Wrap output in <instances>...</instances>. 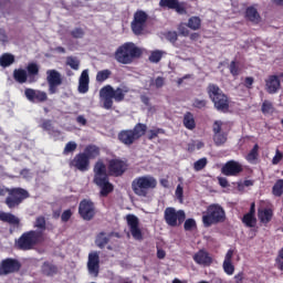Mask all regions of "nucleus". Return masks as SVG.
Returning <instances> with one entry per match:
<instances>
[{"mask_svg": "<svg viewBox=\"0 0 283 283\" xmlns=\"http://www.w3.org/2000/svg\"><path fill=\"white\" fill-rule=\"evenodd\" d=\"M166 39L170 41V43H176V41H178V33L176 31H169L166 33Z\"/></svg>", "mask_w": 283, "mask_h": 283, "instance_id": "nucleus-56", "label": "nucleus"}, {"mask_svg": "<svg viewBox=\"0 0 283 283\" xmlns=\"http://www.w3.org/2000/svg\"><path fill=\"white\" fill-rule=\"evenodd\" d=\"M244 18L247 19V21H250V23H254V25H258V23L262 21L260 12H258V9L253 6H250L245 9Z\"/></svg>", "mask_w": 283, "mask_h": 283, "instance_id": "nucleus-25", "label": "nucleus"}, {"mask_svg": "<svg viewBox=\"0 0 283 283\" xmlns=\"http://www.w3.org/2000/svg\"><path fill=\"white\" fill-rule=\"evenodd\" d=\"M159 134L165 135V134H167V132L164 128L149 129L148 133H147V139L148 140H154V138H158Z\"/></svg>", "mask_w": 283, "mask_h": 283, "instance_id": "nucleus-45", "label": "nucleus"}, {"mask_svg": "<svg viewBox=\"0 0 283 283\" xmlns=\"http://www.w3.org/2000/svg\"><path fill=\"white\" fill-rule=\"evenodd\" d=\"M108 243L109 238L105 235V232H101L95 240V244L96 247H98V249H105V247H107Z\"/></svg>", "mask_w": 283, "mask_h": 283, "instance_id": "nucleus-40", "label": "nucleus"}, {"mask_svg": "<svg viewBox=\"0 0 283 283\" xmlns=\"http://www.w3.org/2000/svg\"><path fill=\"white\" fill-rule=\"evenodd\" d=\"M233 253H235L233 249L228 250L223 260L222 268L227 275H233V273H235V265H233Z\"/></svg>", "mask_w": 283, "mask_h": 283, "instance_id": "nucleus-24", "label": "nucleus"}, {"mask_svg": "<svg viewBox=\"0 0 283 283\" xmlns=\"http://www.w3.org/2000/svg\"><path fill=\"white\" fill-rule=\"evenodd\" d=\"M260 156V145L255 144L253 146V148L249 151V154L245 156V160H248V163H255V160H258Z\"/></svg>", "mask_w": 283, "mask_h": 283, "instance_id": "nucleus-35", "label": "nucleus"}, {"mask_svg": "<svg viewBox=\"0 0 283 283\" xmlns=\"http://www.w3.org/2000/svg\"><path fill=\"white\" fill-rule=\"evenodd\" d=\"M78 144L76 142H69L64 149H63V156H70V154H74V150L77 149Z\"/></svg>", "mask_w": 283, "mask_h": 283, "instance_id": "nucleus-47", "label": "nucleus"}, {"mask_svg": "<svg viewBox=\"0 0 283 283\" xmlns=\"http://www.w3.org/2000/svg\"><path fill=\"white\" fill-rule=\"evenodd\" d=\"M184 126L186 127V129L190 130H193V128L196 127V118L193 117V114L191 112H187L184 115Z\"/></svg>", "mask_w": 283, "mask_h": 283, "instance_id": "nucleus-34", "label": "nucleus"}, {"mask_svg": "<svg viewBox=\"0 0 283 283\" xmlns=\"http://www.w3.org/2000/svg\"><path fill=\"white\" fill-rule=\"evenodd\" d=\"M147 21H149V14L144 10H137L134 13L133 21L130 22V30L136 36H140L147 30Z\"/></svg>", "mask_w": 283, "mask_h": 283, "instance_id": "nucleus-11", "label": "nucleus"}, {"mask_svg": "<svg viewBox=\"0 0 283 283\" xmlns=\"http://www.w3.org/2000/svg\"><path fill=\"white\" fill-rule=\"evenodd\" d=\"M192 107H196L197 109H203V107H207V99L195 98Z\"/></svg>", "mask_w": 283, "mask_h": 283, "instance_id": "nucleus-53", "label": "nucleus"}, {"mask_svg": "<svg viewBox=\"0 0 283 283\" xmlns=\"http://www.w3.org/2000/svg\"><path fill=\"white\" fill-rule=\"evenodd\" d=\"M242 222L249 229H253V227H255V224H258V219L251 214H244L242 218Z\"/></svg>", "mask_w": 283, "mask_h": 283, "instance_id": "nucleus-41", "label": "nucleus"}, {"mask_svg": "<svg viewBox=\"0 0 283 283\" xmlns=\"http://www.w3.org/2000/svg\"><path fill=\"white\" fill-rule=\"evenodd\" d=\"M34 229H38L35 231L43 233L45 229H48L45 217L39 216L35 218V221L33 223Z\"/></svg>", "mask_w": 283, "mask_h": 283, "instance_id": "nucleus-37", "label": "nucleus"}, {"mask_svg": "<svg viewBox=\"0 0 283 283\" xmlns=\"http://www.w3.org/2000/svg\"><path fill=\"white\" fill-rule=\"evenodd\" d=\"M187 28H189L190 30H200V28H202V19H200V17L198 15H192L188 19L187 22Z\"/></svg>", "mask_w": 283, "mask_h": 283, "instance_id": "nucleus-32", "label": "nucleus"}, {"mask_svg": "<svg viewBox=\"0 0 283 283\" xmlns=\"http://www.w3.org/2000/svg\"><path fill=\"white\" fill-rule=\"evenodd\" d=\"M72 218V210L67 209L61 214L62 222H70V219Z\"/></svg>", "mask_w": 283, "mask_h": 283, "instance_id": "nucleus-58", "label": "nucleus"}, {"mask_svg": "<svg viewBox=\"0 0 283 283\" xmlns=\"http://www.w3.org/2000/svg\"><path fill=\"white\" fill-rule=\"evenodd\" d=\"M75 120L77 125H81L82 127H85V125H87V118H85V115H78Z\"/></svg>", "mask_w": 283, "mask_h": 283, "instance_id": "nucleus-60", "label": "nucleus"}, {"mask_svg": "<svg viewBox=\"0 0 283 283\" xmlns=\"http://www.w3.org/2000/svg\"><path fill=\"white\" fill-rule=\"evenodd\" d=\"M126 220L132 237L134 238V240L140 242L143 240V230H140V221L138 220V217H136L135 214H127Z\"/></svg>", "mask_w": 283, "mask_h": 283, "instance_id": "nucleus-17", "label": "nucleus"}, {"mask_svg": "<svg viewBox=\"0 0 283 283\" xmlns=\"http://www.w3.org/2000/svg\"><path fill=\"white\" fill-rule=\"evenodd\" d=\"M27 76H29V83H36V76H39V64L36 63L28 64Z\"/></svg>", "mask_w": 283, "mask_h": 283, "instance_id": "nucleus-29", "label": "nucleus"}, {"mask_svg": "<svg viewBox=\"0 0 283 283\" xmlns=\"http://www.w3.org/2000/svg\"><path fill=\"white\" fill-rule=\"evenodd\" d=\"M163 54H165V52L160 51V50H155L151 51L148 61L150 63H160V61L163 60Z\"/></svg>", "mask_w": 283, "mask_h": 283, "instance_id": "nucleus-44", "label": "nucleus"}, {"mask_svg": "<svg viewBox=\"0 0 283 283\" xmlns=\"http://www.w3.org/2000/svg\"><path fill=\"white\" fill-rule=\"evenodd\" d=\"M178 30H179V34H181V36H189V29H187V27L180 25L178 28Z\"/></svg>", "mask_w": 283, "mask_h": 283, "instance_id": "nucleus-64", "label": "nucleus"}, {"mask_svg": "<svg viewBox=\"0 0 283 283\" xmlns=\"http://www.w3.org/2000/svg\"><path fill=\"white\" fill-rule=\"evenodd\" d=\"M234 282L235 283H242L244 282V272H239L234 275Z\"/></svg>", "mask_w": 283, "mask_h": 283, "instance_id": "nucleus-63", "label": "nucleus"}, {"mask_svg": "<svg viewBox=\"0 0 283 283\" xmlns=\"http://www.w3.org/2000/svg\"><path fill=\"white\" fill-rule=\"evenodd\" d=\"M78 92L80 94H87V92H90V73L87 70H84L81 73L78 81Z\"/></svg>", "mask_w": 283, "mask_h": 283, "instance_id": "nucleus-26", "label": "nucleus"}, {"mask_svg": "<svg viewBox=\"0 0 283 283\" xmlns=\"http://www.w3.org/2000/svg\"><path fill=\"white\" fill-rule=\"evenodd\" d=\"M243 171L244 168L242 167V164L235 160L227 161L221 168V174H223V176H240Z\"/></svg>", "mask_w": 283, "mask_h": 283, "instance_id": "nucleus-19", "label": "nucleus"}, {"mask_svg": "<svg viewBox=\"0 0 283 283\" xmlns=\"http://www.w3.org/2000/svg\"><path fill=\"white\" fill-rule=\"evenodd\" d=\"M0 221L12 224L13 227H19V224H21V220L19 219V217L10 212H0Z\"/></svg>", "mask_w": 283, "mask_h": 283, "instance_id": "nucleus-28", "label": "nucleus"}, {"mask_svg": "<svg viewBox=\"0 0 283 283\" xmlns=\"http://www.w3.org/2000/svg\"><path fill=\"white\" fill-rule=\"evenodd\" d=\"M43 242V232H39L36 230H30L20 235L18 240H15V247L20 251H32L36 244H41Z\"/></svg>", "mask_w": 283, "mask_h": 283, "instance_id": "nucleus-8", "label": "nucleus"}, {"mask_svg": "<svg viewBox=\"0 0 283 283\" xmlns=\"http://www.w3.org/2000/svg\"><path fill=\"white\" fill-rule=\"evenodd\" d=\"M14 63V55L11 53H3L0 56V67H10Z\"/></svg>", "mask_w": 283, "mask_h": 283, "instance_id": "nucleus-36", "label": "nucleus"}, {"mask_svg": "<svg viewBox=\"0 0 283 283\" xmlns=\"http://www.w3.org/2000/svg\"><path fill=\"white\" fill-rule=\"evenodd\" d=\"M109 76H112V71H109V69L102 70V71L97 72L96 81H97V83H105V81H107V78H109Z\"/></svg>", "mask_w": 283, "mask_h": 283, "instance_id": "nucleus-42", "label": "nucleus"}, {"mask_svg": "<svg viewBox=\"0 0 283 283\" xmlns=\"http://www.w3.org/2000/svg\"><path fill=\"white\" fill-rule=\"evenodd\" d=\"M283 154L280 149H276L275 156L272 158V165H280L282 163Z\"/></svg>", "mask_w": 283, "mask_h": 283, "instance_id": "nucleus-55", "label": "nucleus"}, {"mask_svg": "<svg viewBox=\"0 0 283 283\" xmlns=\"http://www.w3.org/2000/svg\"><path fill=\"white\" fill-rule=\"evenodd\" d=\"M164 220L168 227L176 229L187 220V213L185 210H176L174 207H167L164 211Z\"/></svg>", "mask_w": 283, "mask_h": 283, "instance_id": "nucleus-9", "label": "nucleus"}, {"mask_svg": "<svg viewBox=\"0 0 283 283\" xmlns=\"http://www.w3.org/2000/svg\"><path fill=\"white\" fill-rule=\"evenodd\" d=\"M69 167H71V169H76L77 171H88L90 159L84 153H78L72 160L69 161Z\"/></svg>", "mask_w": 283, "mask_h": 283, "instance_id": "nucleus-16", "label": "nucleus"}, {"mask_svg": "<svg viewBox=\"0 0 283 283\" xmlns=\"http://www.w3.org/2000/svg\"><path fill=\"white\" fill-rule=\"evenodd\" d=\"M208 163L209 161L207 160L206 157H202L199 160L195 161V164H193L195 171H202V169H205V167H207Z\"/></svg>", "mask_w": 283, "mask_h": 283, "instance_id": "nucleus-49", "label": "nucleus"}, {"mask_svg": "<svg viewBox=\"0 0 283 283\" xmlns=\"http://www.w3.org/2000/svg\"><path fill=\"white\" fill-rule=\"evenodd\" d=\"M165 85V77L163 76H158L155 80V86L157 87V90H160V87H163Z\"/></svg>", "mask_w": 283, "mask_h": 283, "instance_id": "nucleus-61", "label": "nucleus"}, {"mask_svg": "<svg viewBox=\"0 0 283 283\" xmlns=\"http://www.w3.org/2000/svg\"><path fill=\"white\" fill-rule=\"evenodd\" d=\"M42 271L44 275H56L59 273L56 265L50 264L49 262H44Z\"/></svg>", "mask_w": 283, "mask_h": 283, "instance_id": "nucleus-39", "label": "nucleus"}, {"mask_svg": "<svg viewBox=\"0 0 283 283\" xmlns=\"http://www.w3.org/2000/svg\"><path fill=\"white\" fill-rule=\"evenodd\" d=\"M272 196L274 198H282L283 196V179H277L272 187Z\"/></svg>", "mask_w": 283, "mask_h": 283, "instance_id": "nucleus-38", "label": "nucleus"}, {"mask_svg": "<svg viewBox=\"0 0 283 283\" xmlns=\"http://www.w3.org/2000/svg\"><path fill=\"white\" fill-rule=\"evenodd\" d=\"M46 82L49 85V94H56V92H59V85H63L61 73L56 70L46 71Z\"/></svg>", "mask_w": 283, "mask_h": 283, "instance_id": "nucleus-15", "label": "nucleus"}, {"mask_svg": "<svg viewBox=\"0 0 283 283\" xmlns=\"http://www.w3.org/2000/svg\"><path fill=\"white\" fill-rule=\"evenodd\" d=\"M127 169H129L127 160H123L120 158H113L108 160L107 170L109 176H113L114 178H120V176L126 174Z\"/></svg>", "mask_w": 283, "mask_h": 283, "instance_id": "nucleus-12", "label": "nucleus"}, {"mask_svg": "<svg viewBox=\"0 0 283 283\" xmlns=\"http://www.w3.org/2000/svg\"><path fill=\"white\" fill-rule=\"evenodd\" d=\"M30 198V192L23 188H11L9 195L4 200V205L9 209H17L24 200Z\"/></svg>", "mask_w": 283, "mask_h": 283, "instance_id": "nucleus-10", "label": "nucleus"}, {"mask_svg": "<svg viewBox=\"0 0 283 283\" xmlns=\"http://www.w3.org/2000/svg\"><path fill=\"white\" fill-rule=\"evenodd\" d=\"M66 65H69V67L71 70H78V67H81V61H78V57H74V56H67L66 57Z\"/></svg>", "mask_w": 283, "mask_h": 283, "instance_id": "nucleus-46", "label": "nucleus"}, {"mask_svg": "<svg viewBox=\"0 0 283 283\" xmlns=\"http://www.w3.org/2000/svg\"><path fill=\"white\" fill-rule=\"evenodd\" d=\"M13 78L15 83H20V85H23V83H28V71L25 69H15L13 71Z\"/></svg>", "mask_w": 283, "mask_h": 283, "instance_id": "nucleus-30", "label": "nucleus"}, {"mask_svg": "<svg viewBox=\"0 0 283 283\" xmlns=\"http://www.w3.org/2000/svg\"><path fill=\"white\" fill-rule=\"evenodd\" d=\"M156 187H158V180H156L151 175L140 176L132 181L133 192L139 198H147V196H149V191H151V189H156Z\"/></svg>", "mask_w": 283, "mask_h": 283, "instance_id": "nucleus-6", "label": "nucleus"}, {"mask_svg": "<svg viewBox=\"0 0 283 283\" xmlns=\"http://www.w3.org/2000/svg\"><path fill=\"white\" fill-rule=\"evenodd\" d=\"M40 127L44 129V132H52V120L50 119L42 120Z\"/></svg>", "mask_w": 283, "mask_h": 283, "instance_id": "nucleus-57", "label": "nucleus"}, {"mask_svg": "<svg viewBox=\"0 0 283 283\" xmlns=\"http://www.w3.org/2000/svg\"><path fill=\"white\" fill-rule=\"evenodd\" d=\"M72 39H83L85 36V30L83 28H75L70 32Z\"/></svg>", "mask_w": 283, "mask_h": 283, "instance_id": "nucleus-52", "label": "nucleus"}, {"mask_svg": "<svg viewBox=\"0 0 283 283\" xmlns=\"http://www.w3.org/2000/svg\"><path fill=\"white\" fill-rule=\"evenodd\" d=\"M282 87V82L277 75H269L265 80V90L268 94H277Z\"/></svg>", "mask_w": 283, "mask_h": 283, "instance_id": "nucleus-22", "label": "nucleus"}, {"mask_svg": "<svg viewBox=\"0 0 283 283\" xmlns=\"http://www.w3.org/2000/svg\"><path fill=\"white\" fill-rule=\"evenodd\" d=\"M129 92L128 88L117 87L114 90L112 85H106L99 91V95L103 97L104 109H112L115 103H123L125 101V94Z\"/></svg>", "mask_w": 283, "mask_h": 283, "instance_id": "nucleus-4", "label": "nucleus"}, {"mask_svg": "<svg viewBox=\"0 0 283 283\" xmlns=\"http://www.w3.org/2000/svg\"><path fill=\"white\" fill-rule=\"evenodd\" d=\"M254 81L255 80L253 77H251V76L245 77V80H244V87H247V90H252Z\"/></svg>", "mask_w": 283, "mask_h": 283, "instance_id": "nucleus-59", "label": "nucleus"}, {"mask_svg": "<svg viewBox=\"0 0 283 283\" xmlns=\"http://www.w3.org/2000/svg\"><path fill=\"white\" fill-rule=\"evenodd\" d=\"M159 8L175 10L177 14H185L187 12V3L180 2V0H160Z\"/></svg>", "mask_w": 283, "mask_h": 283, "instance_id": "nucleus-18", "label": "nucleus"}, {"mask_svg": "<svg viewBox=\"0 0 283 283\" xmlns=\"http://www.w3.org/2000/svg\"><path fill=\"white\" fill-rule=\"evenodd\" d=\"M19 271H21V262L17 259L7 258L0 262V275H10Z\"/></svg>", "mask_w": 283, "mask_h": 283, "instance_id": "nucleus-14", "label": "nucleus"}, {"mask_svg": "<svg viewBox=\"0 0 283 283\" xmlns=\"http://www.w3.org/2000/svg\"><path fill=\"white\" fill-rule=\"evenodd\" d=\"M147 134V124L144 123H137L133 128L130 129H123L117 134V139L122 145H125L126 147H132L136 140H140L143 136Z\"/></svg>", "mask_w": 283, "mask_h": 283, "instance_id": "nucleus-5", "label": "nucleus"}, {"mask_svg": "<svg viewBox=\"0 0 283 283\" xmlns=\"http://www.w3.org/2000/svg\"><path fill=\"white\" fill-rule=\"evenodd\" d=\"M184 222L185 231H193V229H197L198 227V224L196 223V219H185Z\"/></svg>", "mask_w": 283, "mask_h": 283, "instance_id": "nucleus-50", "label": "nucleus"}, {"mask_svg": "<svg viewBox=\"0 0 283 283\" xmlns=\"http://www.w3.org/2000/svg\"><path fill=\"white\" fill-rule=\"evenodd\" d=\"M212 132L214 135L222 133V120H214Z\"/></svg>", "mask_w": 283, "mask_h": 283, "instance_id": "nucleus-54", "label": "nucleus"}, {"mask_svg": "<svg viewBox=\"0 0 283 283\" xmlns=\"http://www.w3.org/2000/svg\"><path fill=\"white\" fill-rule=\"evenodd\" d=\"M83 154H85L87 156L88 161H90L94 158H97V156H101V149L97 146L88 145L85 147Z\"/></svg>", "mask_w": 283, "mask_h": 283, "instance_id": "nucleus-31", "label": "nucleus"}, {"mask_svg": "<svg viewBox=\"0 0 283 283\" xmlns=\"http://www.w3.org/2000/svg\"><path fill=\"white\" fill-rule=\"evenodd\" d=\"M93 182L99 189L101 198H107L109 193L114 192V184L109 181V175L107 174V166L103 160L95 163L93 167Z\"/></svg>", "mask_w": 283, "mask_h": 283, "instance_id": "nucleus-1", "label": "nucleus"}, {"mask_svg": "<svg viewBox=\"0 0 283 283\" xmlns=\"http://www.w3.org/2000/svg\"><path fill=\"white\" fill-rule=\"evenodd\" d=\"M218 182L223 189H227V187H229V180H227V178L224 177H218Z\"/></svg>", "mask_w": 283, "mask_h": 283, "instance_id": "nucleus-62", "label": "nucleus"}, {"mask_svg": "<svg viewBox=\"0 0 283 283\" xmlns=\"http://www.w3.org/2000/svg\"><path fill=\"white\" fill-rule=\"evenodd\" d=\"M224 220H227V212H224V208L218 203L208 206L202 216V224L206 228L213 227V224H220L224 222Z\"/></svg>", "mask_w": 283, "mask_h": 283, "instance_id": "nucleus-7", "label": "nucleus"}, {"mask_svg": "<svg viewBox=\"0 0 283 283\" xmlns=\"http://www.w3.org/2000/svg\"><path fill=\"white\" fill-rule=\"evenodd\" d=\"M192 260L196 262V264H200L201 266H211V264H213V258L205 250H199L197 253H195Z\"/></svg>", "mask_w": 283, "mask_h": 283, "instance_id": "nucleus-23", "label": "nucleus"}, {"mask_svg": "<svg viewBox=\"0 0 283 283\" xmlns=\"http://www.w3.org/2000/svg\"><path fill=\"white\" fill-rule=\"evenodd\" d=\"M230 74L232 76H240V66L238 65V61H231L229 65Z\"/></svg>", "mask_w": 283, "mask_h": 283, "instance_id": "nucleus-51", "label": "nucleus"}, {"mask_svg": "<svg viewBox=\"0 0 283 283\" xmlns=\"http://www.w3.org/2000/svg\"><path fill=\"white\" fill-rule=\"evenodd\" d=\"M140 56H143V50L136 46L134 42H126L115 51V60L117 63H122V65H129L134 63L135 59H140Z\"/></svg>", "mask_w": 283, "mask_h": 283, "instance_id": "nucleus-2", "label": "nucleus"}, {"mask_svg": "<svg viewBox=\"0 0 283 283\" xmlns=\"http://www.w3.org/2000/svg\"><path fill=\"white\" fill-rule=\"evenodd\" d=\"M261 112L264 116H271L275 113V106H273V102L265 99L261 105Z\"/></svg>", "mask_w": 283, "mask_h": 283, "instance_id": "nucleus-33", "label": "nucleus"}, {"mask_svg": "<svg viewBox=\"0 0 283 283\" xmlns=\"http://www.w3.org/2000/svg\"><path fill=\"white\" fill-rule=\"evenodd\" d=\"M24 95L30 103H45L48 101V93L44 91L33 90V88H25Z\"/></svg>", "mask_w": 283, "mask_h": 283, "instance_id": "nucleus-21", "label": "nucleus"}, {"mask_svg": "<svg viewBox=\"0 0 283 283\" xmlns=\"http://www.w3.org/2000/svg\"><path fill=\"white\" fill-rule=\"evenodd\" d=\"M78 213L82 220L90 222L96 216V207L92 200L83 199L78 205Z\"/></svg>", "mask_w": 283, "mask_h": 283, "instance_id": "nucleus-13", "label": "nucleus"}, {"mask_svg": "<svg viewBox=\"0 0 283 283\" xmlns=\"http://www.w3.org/2000/svg\"><path fill=\"white\" fill-rule=\"evenodd\" d=\"M87 270L90 275L98 277V273L101 272V256L98 252H91L88 254Z\"/></svg>", "mask_w": 283, "mask_h": 283, "instance_id": "nucleus-20", "label": "nucleus"}, {"mask_svg": "<svg viewBox=\"0 0 283 283\" xmlns=\"http://www.w3.org/2000/svg\"><path fill=\"white\" fill-rule=\"evenodd\" d=\"M207 94L218 112H222L223 114H227V112H229V96L224 94V92L222 91V88H220V86H218V84H208Z\"/></svg>", "mask_w": 283, "mask_h": 283, "instance_id": "nucleus-3", "label": "nucleus"}, {"mask_svg": "<svg viewBox=\"0 0 283 283\" xmlns=\"http://www.w3.org/2000/svg\"><path fill=\"white\" fill-rule=\"evenodd\" d=\"M274 265L279 271L283 272V247L277 252Z\"/></svg>", "mask_w": 283, "mask_h": 283, "instance_id": "nucleus-48", "label": "nucleus"}, {"mask_svg": "<svg viewBox=\"0 0 283 283\" xmlns=\"http://www.w3.org/2000/svg\"><path fill=\"white\" fill-rule=\"evenodd\" d=\"M228 136L229 134L227 133H217L213 135V140H214V144L220 147V145H224V143H227L228 140Z\"/></svg>", "mask_w": 283, "mask_h": 283, "instance_id": "nucleus-43", "label": "nucleus"}, {"mask_svg": "<svg viewBox=\"0 0 283 283\" xmlns=\"http://www.w3.org/2000/svg\"><path fill=\"white\" fill-rule=\"evenodd\" d=\"M258 218L262 224H269L273 220V209L271 208H259Z\"/></svg>", "mask_w": 283, "mask_h": 283, "instance_id": "nucleus-27", "label": "nucleus"}]
</instances>
